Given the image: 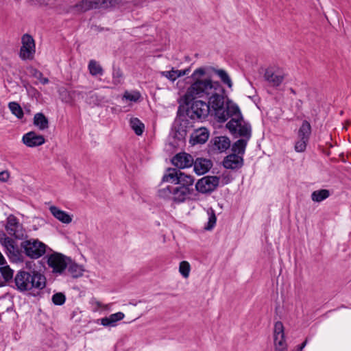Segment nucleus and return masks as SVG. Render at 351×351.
Returning a JSON list of instances; mask_svg holds the SVG:
<instances>
[{
  "instance_id": "nucleus-1",
  "label": "nucleus",
  "mask_w": 351,
  "mask_h": 351,
  "mask_svg": "<svg viewBox=\"0 0 351 351\" xmlns=\"http://www.w3.org/2000/svg\"><path fill=\"white\" fill-rule=\"evenodd\" d=\"M205 75L204 68H197L186 78V83L191 85L182 97L172 126L174 138L178 141L185 139L195 122L203 121L208 117L212 108L211 101L215 99V90L225 91L219 82L213 81L210 77L203 78Z\"/></svg>"
},
{
  "instance_id": "nucleus-2",
  "label": "nucleus",
  "mask_w": 351,
  "mask_h": 351,
  "mask_svg": "<svg viewBox=\"0 0 351 351\" xmlns=\"http://www.w3.org/2000/svg\"><path fill=\"white\" fill-rule=\"evenodd\" d=\"M215 99L211 101V107L219 123H225L228 118L243 119L238 105L227 97L226 90H215Z\"/></svg>"
},
{
  "instance_id": "nucleus-3",
  "label": "nucleus",
  "mask_w": 351,
  "mask_h": 351,
  "mask_svg": "<svg viewBox=\"0 0 351 351\" xmlns=\"http://www.w3.org/2000/svg\"><path fill=\"white\" fill-rule=\"evenodd\" d=\"M14 282L16 289L21 292L37 289V293H33L34 296H36L39 295V291L46 287L47 280L42 274H31L25 270H19Z\"/></svg>"
},
{
  "instance_id": "nucleus-4",
  "label": "nucleus",
  "mask_w": 351,
  "mask_h": 351,
  "mask_svg": "<svg viewBox=\"0 0 351 351\" xmlns=\"http://www.w3.org/2000/svg\"><path fill=\"white\" fill-rule=\"evenodd\" d=\"M193 192V188L167 186L164 189H159L158 193L160 198L171 199L176 204H181L186 201L187 195H192Z\"/></svg>"
},
{
  "instance_id": "nucleus-5",
  "label": "nucleus",
  "mask_w": 351,
  "mask_h": 351,
  "mask_svg": "<svg viewBox=\"0 0 351 351\" xmlns=\"http://www.w3.org/2000/svg\"><path fill=\"white\" fill-rule=\"evenodd\" d=\"M162 182H169L173 184L186 188H193L195 178L178 169L167 168L162 176Z\"/></svg>"
},
{
  "instance_id": "nucleus-6",
  "label": "nucleus",
  "mask_w": 351,
  "mask_h": 351,
  "mask_svg": "<svg viewBox=\"0 0 351 351\" xmlns=\"http://www.w3.org/2000/svg\"><path fill=\"white\" fill-rule=\"evenodd\" d=\"M21 247L27 257L38 259L45 254L47 245L38 239H30L22 241Z\"/></svg>"
},
{
  "instance_id": "nucleus-7",
  "label": "nucleus",
  "mask_w": 351,
  "mask_h": 351,
  "mask_svg": "<svg viewBox=\"0 0 351 351\" xmlns=\"http://www.w3.org/2000/svg\"><path fill=\"white\" fill-rule=\"evenodd\" d=\"M122 0H82L75 5V8L81 12L90 10L114 8L121 3Z\"/></svg>"
},
{
  "instance_id": "nucleus-8",
  "label": "nucleus",
  "mask_w": 351,
  "mask_h": 351,
  "mask_svg": "<svg viewBox=\"0 0 351 351\" xmlns=\"http://www.w3.org/2000/svg\"><path fill=\"white\" fill-rule=\"evenodd\" d=\"M49 267L52 269V272L56 274H63L71 261V258L61 253L53 252L45 257Z\"/></svg>"
},
{
  "instance_id": "nucleus-9",
  "label": "nucleus",
  "mask_w": 351,
  "mask_h": 351,
  "mask_svg": "<svg viewBox=\"0 0 351 351\" xmlns=\"http://www.w3.org/2000/svg\"><path fill=\"white\" fill-rule=\"evenodd\" d=\"M219 184V177L216 176H207L198 180L195 184V190L201 193H210L214 191Z\"/></svg>"
},
{
  "instance_id": "nucleus-10",
  "label": "nucleus",
  "mask_w": 351,
  "mask_h": 351,
  "mask_svg": "<svg viewBox=\"0 0 351 351\" xmlns=\"http://www.w3.org/2000/svg\"><path fill=\"white\" fill-rule=\"evenodd\" d=\"M35 53V43L33 37L27 34L22 37L20 57L22 60H32Z\"/></svg>"
},
{
  "instance_id": "nucleus-11",
  "label": "nucleus",
  "mask_w": 351,
  "mask_h": 351,
  "mask_svg": "<svg viewBox=\"0 0 351 351\" xmlns=\"http://www.w3.org/2000/svg\"><path fill=\"white\" fill-rule=\"evenodd\" d=\"M231 142L226 136H216L211 139L208 147L213 152L218 151L220 153L225 152L230 147Z\"/></svg>"
},
{
  "instance_id": "nucleus-12",
  "label": "nucleus",
  "mask_w": 351,
  "mask_h": 351,
  "mask_svg": "<svg viewBox=\"0 0 351 351\" xmlns=\"http://www.w3.org/2000/svg\"><path fill=\"white\" fill-rule=\"evenodd\" d=\"M171 163L176 167L175 169H182L190 167L193 165V158L189 154L180 152L176 154L171 160Z\"/></svg>"
},
{
  "instance_id": "nucleus-13",
  "label": "nucleus",
  "mask_w": 351,
  "mask_h": 351,
  "mask_svg": "<svg viewBox=\"0 0 351 351\" xmlns=\"http://www.w3.org/2000/svg\"><path fill=\"white\" fill-rule=\"evenodd\" d=\"M22 142L29 147H35L43 145L45 139L43 135L31 131L23 136Z\"/></svg>"
},
{
  "instance_id": "nucleus-14",
  "label": "nucleus",
  "mask_w": 351,
  "mask_h": 351,
  "mask_svg": "<svg viewBox=\"0 0 351 351\" xmlns=\"http://www.w3.org/2000/svg\"><path fill=\"white\" fill-rule=\"evenodd\" d=\"M222 165L227 169H239L243 165V156L232 153L224 157Z\"/></svg>"
},
{
  "instance_id": "nucleus-15",
  "label": "nucleus",
  "mask_w": 351,
  "mask_h": 351,
  "mask_svg": "<svg viewBox=\"0 0 351 351\" xmlns=\"http://www.w3.org/2000/svg\"><path fill=\"white\" fill-rule=\"evenodd\" d=\"M193 165L195 173L201 176L208 173L212 168L213 163L210 159L197 157L195 160H193Z\"/></svg>"
},
{
  "instance_id": "nucleus-16",
  "label": "nucleus",
  "mask_w": 351,
  "mask_h": 351,
  "mask_svg": "<svg viewBox=\"0 0 351 351\" xmlns=\"http://www.w3.org/2000/svg\"><path fill=\"white\" fill-rule=\"evenodd\" d=\"M21 228V225L16 217L10 215L8 217L5 229L10 235L14 236L16 239H21L23 237V232L19 230Z\"/></svg>"
},
{
  "instance_id": "nucleus-17",
  "label": "nucleus",
  "mask_w": 351,
  "mask_h": 351,
  "mask_svg": "<svg viewBox=\"0 0 351 351\" xmlns=\"http://www.w3.org/2000/svg\"><path fill=\"white\" fill-rule=\"evenodd\" d=\"M200 68H204L206 71V75L203 77V78H206V77H211L207 75V72L208 71H212L215 73L221 80V82L226 85L229 88L232 89L233 86V82L226 71L221 69H216L213 66H201Z\"/></svg>"
},
{
  "instance_id": "nucleus-18",
  "label": "nucleus",
  "mask_w": 351,
  "mask_h": 351,
  "mask_svg": "<svg viewBox=\"0 0 351 351\" xmlns=\"http://www.w3.org/2000/svg\"><path fill=\"white\" fill-rule=\"evenodd\" d=\"M208 130L206 128H200L199 129L195 130V131L191 134L189 143L192 145L197 144H204L208 141Z\"/></svg>"
},
{
  "instance_id": "nucleus-19",
  "label": "nucleus",
  "mask_w": 351,
  "mask_h": 351,
  "mask_svg": "<svg viewBox=\"0 0 351 351\" xmlns=\"http://www.w3.org/2000/svg\"><path fill=\"white\" fill-rule=\"evenodd\" d=\"M49 210L52 215L63 223H69L72 221V215H70L66 211L60 209L56 206L49 207Z\"/></svg>"
},
{
  "instance_id": "nucleus-20",
  "label": "nucleus",
  "mask_w": 351,
  "mask_h": 351,
  "mask_svg": "<svg viewBox=\"0 0 351 351\" xmlns=\"http://www.w3.org/2000/svg\"><path fill=\"white\" fill-rule=\"evenodd\" d=\"M190 71H191L190 67L186 68L184 70H177V69H175L173 67H172L171 71H161L160 75L163 77H167L169 81L173 82L178 77L188 75Z\"/></svg>"
},
{
  "instance_id": "nucleus-21",
  "label": "nucleus",
  "mask_w": 351,
  "mask_h": 351,
  "mask_svg": "<svg viewBox=\"0 0 351 351\" xmlns=\"http://www.w3.org/2000/svg\"><path fill=\"white\" fill-rule=\"evenodd\" d=\"M8 250V256L10 261L13 262L23 261V256L22 252L14 245V243H9L5 245Z\"/></svg>"
},
{
  "instance_id": "nucleus-22",
  "label": "nucleus",
  "mask_w": 351,
  "mask_h": 351,
  "mask_svg": "<svg viewBox=\"0 0 351 351\" xmlns=\"http://www.w3.org/2000/svg\"><path fill=\"white\" fill-rule=\"evenodd\" d=\"M311 125L310 123L304 120L298 132V138L309 141L311 134Z\"/></svg>"
},
{
  "instance_id": "nucleus-23",
  "label": "nucleus",
  "mask_w": 351,
  "mask_h": 351,
  "mask_svg": "<svg viewBox=\"0 0 351 351\" xmlns=\"http://www.w3.org/2000/svg\"><path fill=\"white\" fill-rule=\"evenodd\" d=\"M67 269L69 274L74 278L81 277L83 275V272L85 271L82 265L73 261L71 258L69 264H68Z\"/></svg>"
},
{
  "instance_id": "nucleus-24",
  "label": "nucleus",
  "mask_w": 351,
  "mask_h": 351,
  "mask_svg": "<svg viewBox=\"0 0 351 351\" xmlns=\"http://www.w3.org/2000/svg\"><path fill=\"white\" fill-rule=\"evenodd\" d=\"M34 125L40 130L49 128V120L43 112H38L34 117Z\"/></svg>"
},
{
  "instance_id": "nucleus-25",
  "label": "nucleus",
  "mask_w": 351,
  "mask_h": 351,
  "mask_svg": "<svg viewBox=\"0 0 351 351\" xmlns=\"http://www.w3.org/2000/svg\"><path fill=\"white\" fill-rule=\"evenodd\" d=\"M247 139L240 138L235 141L232 145V152L238 156H243L245 154V148L247 145Z\"/></svg>"
},
{
  "instance_id": "nucleus-26",
  "label": "nucleus",
  "mask_w": 351,
  "mask_h": 351,
  "mask_svg": "<svg viewBox=\"0 0 351 351\" xmlns=\"http://www.w3.org/2000/svg\"><path fill=\"white\" fill-rule=\"evenodd\" d=\"M265 80L274 86H278L283 80V76L274 74L271 70L267 69L264 75Z\"/></svg>"
},
{
  "instance_id": "nucleus-27",
  "label": "nucleus",
  "mask_w": 351,
  "mask_h": 351,
  "mask_svg": "<svg viewBox=\"0 0 351 351\" xmlns=\"http://www.w3.org/2000/svg\"><path fill=\"white\" fill-rule=\"evenodd\" d=\"M130 125L136 135L141 136L143 134L145 130V125L138 118H131Z\"/></svg>"
},
{
  "instance_id": "nucleus-28",
  "label": "nucleus",
  "mask_w": 351,
  "mask_h": 351,
  "mask_svg": "<svg viewBox=\"0 0 351 351\" xmlns=\"http://www.w3.org/2000/svg\"><path fill=\"white\" fill-rule=\"evenodd\" d=\"M112 83L114 85L122 84L123 82V73L121 68L116 65L112 64Z\"/></svg>"
},
{
  "instance_id": "nucleus-29",
  "label": "nucleus",
  "mask_w": 351,
  "mask_h": 351,
  "mask_svg": "<svg viewBox=\"0 0 351 351\" xmlns=\"http://www.w3.org/2000/svg\"><path fill=\"white\" fill-rule=\"evenodd\" d=\"M330 191L328 189H319L314 191L311 193V199L315 202H321L330 196Z\"/></svg>"
},
{
  "instance_id": "nucleus-30",
  "label": "nucleus",
  "mask_w": 351,
  "mask_h": 351,
  "mask_svg": "<svg viewBox=\"0 0 351 351\" xmlns=\"http://www.w3.org/2000/svg\"><path fill=\"white\" fill-rule=\"evenodd\" d=\"M88 68L89 73L93 76L103 75L104 69L98 62L95 60H90Z\"/></svg>"
},
{
  "instance_id": "nucleus-31",
  "label": "nucleus",
  "mask_w": 351,
  "mask_h": 351,
  "mask_svg": "<svg viewBox=\"0 0 351 351\" xmlns=\"http://www.w3.org/2000/svg\"><path fill=\"white\" fill-rule=\"evenodd\" d=\"M238 127L239 130L237 129V133L239 135L245 138L244 139H247L248 141L252 136L251 125L249 123H245L243 125H241L240 123V125Z\"/></svg>"
},
{
  "instance_id": "nucleus-32",
  "label": "nucleus",
  "mask_w": 351,
  "mask_h": 351,
  "mask_svg": "<svg viewBox=\"0 0 351 351\" xmlns=\"http://www.w3.org/2000/svg\"><path fill=\"white\" fill-rule=\"evenodd\" d=\"M207 214L208 215V220L207 223L204 226V229L206 230H211L214 228L217 222L215 211L213 208H209L207 210Z\"/></svg>"
},
{
  "instance_id": "nucleus-33",
  "label": "nucleus",
  "mask_w": 351,
  "mask_h": 351,
  "mask_svg": "<svg viewBox=\"0 0 351 351\" xmlns=\"http://www.w3.org/2000/svg\"><path fill=\"white\" fill-rule=\"evenodd\" d=\"M8 106L12 113L14 114L17 118L21 119L23 117V110L17 102H10Z\"/></svg>"
},
{
  "instance_id": "nucleus-34",
  "label": "nucleus",
  "mask_w": 351,
  "mask_h": 351,
  "mask_svg": "<svg viewBox=\"0 0 351 351\" xmlns=\"http://www.w3.org/2000/svg\"><path fill=\"white\" fill-rule=\"evenodd\" d=\"M243 120V119H236V118L232 117L226 123V127L227 129H228V130L230 131V132L232 134H234L237 133V128L239 125H240V123H241V121Z\"/></svg>"
},
{
  "instance_id": "nucleus-35",
  "label": "nucleus",
  "mask_w": 351,
  "mask_h": 351,
  "mask_svg": "<svg viewBox=\"0 0 351 351\" xmlns=\"http://www.w3.org/2000/svg\"><path fill=\"white\" fill-rule=\"evenodd\" d=\"M0 273L5 282H9L13 278L14 270L8 265L0 267Z\"/></svg>"
},
{
  "instance_id": "nucleus-36",
  "label": "nucleus",
  "mask_w": 351,
  "mask_h": 351,
  "mask_svg": "<svg viewBox=\"0 0 351 351\" xmlns=\"http://www.w3.org/2000/svg\"><path fill=\"white\" fill-rule=\"evenodd\" d=\"M274 340L276 341L279 337H283L284 326L281 322L278 321L275 323L274 330Z\"/></svg>"
},
{
  "instance_id": "nucleus-37",
  "label": "nucleus",
  "mask_w": 351,
  "mask_h": 351,
  "mask_svg": "<svg viewBox=\"0 0 351 351\" xmlns=\"http://www.w3.org/2000/svg\"><path fill=\"white\" fill-rule=\"evenodd\" d=\"M52 302L57 306L63 305L66 301V296L62 292L56 293L52 295Z\"/></svg>"
},
{
  "instance_id": "nucleus-38",
  "label": "nucleus",
  "mask_w": 351,
  "mask_h": 351,
  "mask_svg": "<svg viewBox=\"0 0 351 351\" xmlns=\"http://www.w3.org/2000/svg\"><path fill=\"white\" fill-rule=\"evenodd\" d=\"M190 270L191 266L187 261H183L180 262L179 266V271L184 278H186L189 277Z\"/></svg>"
},
{
  "instance_id": "nucleus-39",
  "label": "nucleus",
  "mask_w": 351,
  "mask_h": 351,
  "mask_svg": "<svg viewBox=\"0 0 351 351\" xmlns=\"http://www.w3.org/2000/svg\"><path fill=\"white\" fill-rule=\"evenodd\" d=\"M21 270H25L31 274H41L37 270L36 263L33 261H26L25 266Z\"/></svg>"
},
{
  "instance_id": "nucleus-40",
  "label": "nucleus",
  "mask_w": 351,
  "mask_h": 351,
  "mask_svg": "<svg viewBox=\"0 0 351 351\" xmlns=\"http://www.w3.org/2000/svg\"><path fill=\"white\" fill-rule=\"evenodd\" d=\"M309 141H306L304 139L298 138V140L295 142L294 149L296 152H304L306 149L307 144Z\"/></svg>"
},
{
  "instance_id": "nucleus-41",
  "label": "nucleus",
  "mask_w": 351,
  "mask_h": 351,
  "mask_svg": "<svg viewBox=\"0 0 351 351\" xmlns=\"http://www.w3.org/2000/svg\"><path fill=\"white\" fill-rule=\"evenodd\" d=\"M96 324H101L102 326L105 327L108 326H115L117 325V322H114L113 319H112L110 316L105 317L101 319H98L95 321Z\"/></svg>"
},
{
  "instance_id": "nucleus-42",
  "label": "nucleus",
  "mask_w": 351,
  "mask_h": 351,
  "mask_svg": "<svg viewBox=\"0 0 351 351\" xmlns=\"http://www.w3.org/2000/svg\"><path fill=\"white\" fill-rule=\"evenodd\" d=\"M141 97V95L138 91H134L132 93L125 91L123 95V98H125L126 100L134 102L138 101Z\"/></svg>"
},
{
  "instance_id": "nucleus-43",
  "label": "nucleus",
  "mask_w": 351,
  "mask_h": 351,
  "mask_svg": "<svg viewBox=\"0 0 351 351\" xmlns=\"http://www.w3.org/2000/svg\"><path fill=\"white\" fill-rule=\"evenodd\" d=\"M32 76L38 79L43 84H47L49 80L47 77H44L41 71L36 69H34L32 73Z\"/></svg>"
},
{
  "instance_id": "nucleus-44",
  "label": "nucleus",
  "mask_w": 351,
  "mask_h": 351,
  "mask_svg": "<svg viewBox=\"0 0 351 351\" xmlns=\"http://www.w3.org/2000/svg\"><path fill=\"white\" fill-rule=\"evenodd\" d=\"M0 242L5 246L9 243H14V241L8 237L3 231L0 230Z\"/></svg>"
},
{
  "instance_id": "nucleus-45",
  "label": "nucleus",
  "mask_w": 351,
  "mask_h": 351,
  "mask_svg": "<svg viewBox=\"0 0 351 351\" xmlns=\"http://www.w3.org/2000/svg\"><path fill=\"white\" fill-rule=\"evenodd\" d=\"M274 343L276 346V348H285V335H283V337H279L276 341H274Z\"/></svg>"
},
{
  "instance_id": "nucleus-46",
  "label": "nucleus",
  "mask_w": 351,
  "mask_h": 351,
  "mask_svg": "<svg viewBox=\"0 0 351 351\" xmlns=\"http://www.w3.org/2000/svg\"><path fill=\"white\" fill-rule=\"evenodd\" d=\"M110 317L114 320L115 322H117L118 321L122 320L125 315L122 312H117L116 313L111 314Z\"/></svg>"
},
{
  "instance_id": "nucleus-47",
  "label": "nucleus",
  "mask_w": 351,
  "mask_h": 351,
  "mask_svg": "<svg viewBox=\"0 0 351 351\" xmlns=\"http://www.w3.org/2000/svg\"><path fill=\"white\" fill-rule=\"evenodd\" d=\"M10 177V174L8 171H0V181L5 182Z\"/></svg>"
},
{
  "instance_id": "nucleus-48",
  "label": "nucleus",
  "mask_w": 351,
  "mask_h": 351,
  "mask_svg": "<svg viewBox=\"0 0 351 351\" xmlns=\"http://www.w3.org/2000/svg\"><path fill=\"white\" fill-rule=\"evenodd\" d=\"M90 97L88 99L93 101L94 104H96V102H98L97 96L96 94L93 93V92H90Z\"/></svg>"
},
{
  "instance_id": "nucleus-49",
  "label": "nucleus",
  "mask_w": 351,
  "mask_h": 351,
  "mask_svg": "<svg viewBox=\"0 0 351 351\" xmlns=\"http://www.w3.org/2000/svg\"><path fill=\"white\" fill-rule=\"evenodd\" d=\"M307 341H308V340L306 339L303 343H302L300 345H299L298 346L297 350L298 351H302L303 350V348L306 346V345L307 343Z\"/></svg>"
},
{
  "instance_id": "nucleus-50",
  "label": "nucleus",
  "mask_w": 351,
  "mask_h": 351,
  "mask_svg": "<svg viewBox=\"0 0 351 351\" xmlns=\"http://www.w3.org/2000/svg\"><path fill=\"white\" fill-rule=\"evenodd\" d=\"M6 263V261L3 256V254L0 252V265L3 266L4 264Z\"/></svg>"
},
{
  "instance_id": "nucleus-51",
  "label": "nucleus",
  "mask_w": 351,
  "mask_h": 351,
  "mask_svg": "<svg viewBox=\"0 0 351 351\" xmlns=\"http://www.w3.org/2000/svg\"><path fill=\"white\" fill-rule=\"evenodd\" d=\"M47 345L49 346V347H51V348H55L56 347V343L53 341L51 342V343H48L47 342L45 343Z\"/></svg>"
},
{
  "instance_id": "nucleus-52",
  "label": "nucleus",
  "mask_w": 351,
  "mask_h": 351,
  "mask_svg": "<svg viewBox=\"0 0 351 351\" xmlns=\"http://www.w3.org/2000/svg\"><path fill=\"white\" fill-rule=\"evenodd\" d=\"M285 349L286 348H276V350L275 351H285Z\"/></svg>"
},
{
  "instance_id": "nucleus-53",
  "label": "nucleus",
  "mask_w": 351,
  "mask_h": 351,
  "mask_svg": "<svg viewBox=\"0 0 351 351\" xmlns=\"http://www.w3.org/2000/svg\"><path fill=\"white\" fill-rule=\"evenodd\" d=\"M290 92H291V93L294 94V95H295V94H296L295 90L293 88H290Z\"/></svg>"
},
{
  "instance_id": "nucleus-54",
  "label": "nucleus",
  "mask_w": 351,
  "mask_h": 351,
  "mask_svg": "<svg viewBox=\"0 0 351 351\" xmlns=\"http://www.w3.org/2000/svg\"><path fill=\"white\" fill-rule=\"evenodd\" d=\"M3 286H4V284H3V283H2V282H1V283H0V287H3Z\"/></svg>"
}]
</instances>
